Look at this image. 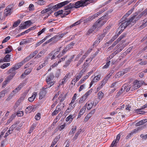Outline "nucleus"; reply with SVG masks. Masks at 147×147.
Here are the masks:
<instances>
[{
	"instance_id": "f3484780",
	"label": "nucleus",
	"mask_w": 147,
	"mask_h": 147,
	"mask_svg": "<svg viewBox=\"0 0 147 147\" xmlns=\"http://www.w3.org/2000/svg\"><path fill=\"white\" fill-rule=\"evenodd\" d=\"M16 69L13 67L10 69L8 71V73L9 74H11L10 75L14 76L16 74Z\"/></svg>"
},
{
	"instance_id": "1a4fd4ad",
	"label": "nucleus",
	"mask_w": 147,
	"mask_h": 147,
	"mask_svg": "<svg viewBox=\"0 0 147 147\" xmlns=\"http://www.w3.org/2000/svg\"><path fill=\"white\" fill-rule=\"evenodd\" d=\"M61 104V103H59V105L57 106L56 109L52 113V116L56 115L61 110L60 107L59 106V105H60Z\"/></svg>"
},
{
	"instance_id": "5fc2aeb1",
	"label": "nucleus",
	"mask_w": 147,
	"mask_h": 147,
	"mask_svg": "<svg viewBox=\"0 0 147 147\" xmlns=\"http://www.w3.org/2000/svg\"><path fill=\"white\" fill-rule=\"evenodd\" d=\"M127 17L126 16H125V15H124L123 17H122V18L120 20V22L122 23V22L125 21H126L127 20H128V19H127L126 18Z\"/></svg>"
},
{
	"instance_id": "de8ad7c7",
	"label": "nucleus",
	"mask_w": 147,
	"mask_h": 147,
	"mask_svg": "<svg viewBox=\"0 0 147 147\" xmlns=\"http://www.w3.org/2000/svg\"><path fill=\"white\" fill-rule=\"evenodd\" d=\"M86 109V107L85 106H83L81 109L80 110L79 112V114H80L82 115L84 112L85 110Z\"/></svg>"
},
{
	"instance_id": "aec40b11",
	"label": "nucleus",
	"mask_w": 147,
	"mask_h": 147,
	"mask_svg": "<svg viewBox=\"0 0 147 147\" xmlns=\"http://www.w3.org/2000/svg\"><path fill=\"white\" fill-rule=\"evenodd\" d=\"M132 86V88H131V91H133L135 89H136L139 88V87H137L138 86L136 82L135 81L133 83V85Z\"/></svg>"
},
{
	"instance_id": "423d86ee",
	"label": "nucleus",
	"mask_w": 147,
	"mask_h": 147,
	"mask_svg": "<svg viewBox=\"0 0 147 147\" xmlns=\"http://www.w3.org/2000/svg\"><path fill=\"white\" fill-rule=\"evenodd\" d=\"M97 28V26L94 24L93 26L87 31V35H89L90 34L92 33Z\"/></svg>"
},
{
	"instance_id": "f03ea898",
	"label": "nucleus",
	"mask_w": 147,
	"mask_h": 147,
	"mask_svg": "<svg viewBox=\"0 0 147 147\" xmlns=\"http://www.w3.org/2000/svg\"><path fill=\"white\" fill-rule=\"evenodd\" d=\"M79 2L78 1L74 3H70L68 5L65 7V10H68L73 8H77L80 7Z\"/></svg>"
},
{
	"instance_id": "2eb2a0df",
	"label": "nucleus",
	"mask_w": 147,
	"mask_h": 147,
	"mask_svg": "<svg viewBox=\"0 0 147 147\" xmlns=\"http://www.w3.org/2000/svg\"><path fill=\"white\" fill-rule=\"evenodd\" d=\"M11 55L7 54L6 55L3 59H2L3 61L4 62H9L10 59V57Z\"/></svg>"
},
{
	"instance_id": "f8f14e48",
	"label": "nucleus",
	"mask_w": 147,
	"mask_h": 147,
	"mask_svg": "<svg viewBox=\"0 0 147 147\" xmlns=\"http://www.w3.org/2000/svg\"><path fill=\"white\" fill-rule=\"evenodd\" d=\"M54 75L53 73H51L49 76H48L46 78V82L47 83L53 80L54 78Z\"/></svg>"
},
{
	"instance_id": "2f4dec72",
	"label": "nucleus",
	"mask_w": 147,
	"mask_h": 147,
	"mask_svg": "<svg viewBox=\"0 0 147 147\" xmlns=\"http://www.w3.org/2000/svg\"><path fill=\"white\" fill-rule=\"evenodd\" d=\"M71 61H71V59H68L66 61L65 64L63 66V67L65 68L67 67Z\"/></svg>"
},
{
	"instance_id": "6e6552de",
	"label": "nucleus",
	"mask_w": 147,
	"mask_h": 147,
	"mask_svg": "<svg viewBox=\"0 0 147 147\" xmlns=\"http://www.w3.org/2000/svg\"><path fill=\"white\" fill-rule=\"evenodd\" d=\"M100 74H99L96 76L94 78L93 81L90 83V87L92 86L93 82H96L100 79Z\"/></svg>"
},
{
	"instance_id": "6ab92c4d",
	"label": "nucleus",
	"mask_w": 147,
	"mask_h": 147,
	"mask_svg": "<svg viewBox=\"0 0 147 147\" xmlns=\"http://www.w3.org/2000/svg\"><path fill=\"white\" fill-rule=\"evenodd\" d=\"M63 94H61L58 97V99L60 100V102H63L66 98L67 94H65L63 95Z\"/></svg>"
},
{
	"instance_id": "338daca9",
	"label": "nucleus",
	"mask_w": 147,
	"mask_h": 147,
	"mask_svg": "<svg viewBox=\"0 0 147 147\" xmlns=\"http://www.w3.org/2000/svg\"><path fill=\"white\" fill-rule=\"evenodd\" d=\"M32 59L30 56L29 55L23 61H24V63L28 61L30 59Z\"/></svg>"
},
{
	"instance_id": "cd10ccee",
	"label": "nucleus",
	"mask_w": 147,
	"mask_h": 147,
	"mask_svg": "<svg viewBox=\"0 0 147 147\" xmlns=\"http://www.w3.org/2000/svg\"><path fill=\"white\" fill-rule=\"evenodd\" d=\"M59 139L57 138H55L54 140L53 141L50 147H53L55 144L57 143Z\"/></svg>"
},
{
	"instance_id": "4468645a",
	"label": "nucleus",
	"mask_w": 147,
	"mask_h": 147,
	"mask_svg": "<svg viewBox=\"0 0 147 147\" xmlns=\"http://www.w3.org/2000/svg\"><path fill=\"white\" fill-rule=\"evenodd\" d=\"M37 95V93L36 92H34L31 97L28 98V100L30 102H33L35 99L36 96Z\"/></svg>"
},
{
	"instance_id": "a878e982",
	"label": "nucleus",
	"mask_w": 147,
	"mask_h": 147,
	"mask_svg": "<svg viewBox=\"0 0 147 147\" xmlns=\"http://www.w3.org/2000/svg\"><path fill=\"white\" fill-rule=\"evenodd\" d=\"M127 33L125 32L123 34L120 36L117 39L119 42L122 39L125 38L127 36Z\"/></svg>"
},
{
	"instance_id": "ea45409f",
	"label": "nucleus",
	"mask_w": 147,
	"mask_h": 147,
	"mask_svg": "<svg viewBox=\"0 0 147 147\" xmlns=\"http://www.w3.org/2000/svg\"><path fill=\"white\" fill-rule=\"evenodd\" d=\"M70 11H65V10H63V17H64L65 16L68 15L70 13Z\"/></svg>"
},
{
	"instance_id": "b1692460",
	"label": "nucleus",
	"mask_w": 147,
	"mask_h": 147,
	"mask_svg": "<svg viewBox=\"0 0 147 147\" xmlns=\"http://www.w3.org/2000/svg\"><path fill=\"white\" fill-rule=\"evenodd\" d=\"M69 105L68 109L66 111L65 113H68L70 112L75 107L74 105H73L72 106L71 105Z\"/></svg>"
},
{
	"instance_id": "bf43d9fd",
	"label": "nucleus",
	"mask_w": 147,
	"mask_h": 147,
	"mask_svg": "<svg viewBox=\"0 0 147 147\" xmlns=\"http://www.w3.org/2000/svg\"><path fill=\"white\" fill-rule=\"evenodd\" d=\"M87 105V108L88 110H90L92 107L93 106L92 104V102H91L90 103H88L87 104V103L86 105Z\"/></svg>"
},
{
	"instance_id": "680f3d73",
	"label": "nucleus",
	"mask_w": 147,
	"mask_h": 147,
	"mask_svg": "<svg viewBox=\"0 0 147 147\" xmlns=\"http://www.w3.org/2000/svg\"><path fill=\"white\" fill-rule=\"evenodd\" d=\"M110 61H109L106 63V64L103 67H102V69H105L107 68L110 65Z\"/></svg>"
},
{
	"instance_id": "393cba45",
	"label": "nucleus",
	"mask_w": 147,
	"mask_h": 147,
	"mask_svg": "<svg viewBox=\"0 0 147 147\" xmlns=\"http://www.w3.org/2000/svg\"><path fill=\"white\" fill-rule=\"evenodd\" d=\"M74 117H75L74 115H71L66 118V121H68L70 120L71 122L72 121Z\"/></svg>"
},
{
	"instance_id": "0eeeda50",
	"label": "nucleus",
	"mask_w": 147,
	"mask_h": 147,
	"mask_svg": "<svg viewBox=\"0 0 147 147\" xmlns=\"http://www.w3.org/2000/svg\"><path fill=\"white\" fill-rule=\"evenodd\" d=\"M47 91L46 90H41L39 93V98L40 99H42L45 96Z\"/></svg>"
},
{
	"instance_id": "f704fd0d",
	"label": "nucleus",
	"mask_w": 147,
	"mask_h": 147,
	"mask_svg": "<svg viewBox=\"0 0 147 147\" xmlns=\"http://www.w3.org/2000/svg\"><path fill=\"white\" fill-rule=\"evenodd\" d=\"M45 52L46 51L45 50H42L41 51H40L38 54L37 57H42L44 54Z\"/></svg>"
},
{
	"instance_id": "72a5a7b5",
	"label": "nucleus",
	"mask_w": 147,
	"mask_h": 147,
	"mask_svg": "<svg viewBox=\"0 0 147 147\" xmlns=\"http://www.w3.org/2000/svg\"><path fill=\"white\" fill-rule=\"evenodd\" d=\"M138 86L137 87L140 88L144 83H145L143 81H138L136 80Z\"/></svg>"
},
{
	"instance_id": "dca6fc26",
	"label": "nucleus",
	"mask_w": 147,
	"mask_h": 147,
	"mask_svg": "<svg viewBox=\"0 0 147 147\" xmlns=\"http://www.w3.org/2000/svg\"><path fill=\"white\" fill-rule=\"evenodd\" d=\"M107 32H105L101 34L100 35H97V39L100 42L102 40L104 37L105 36Z\"/></svg>"
},
{
	"instance_id": "473e14b6",
	"label": "nucleus",
	"mask_w": 147,
	"mask_h": 147,
	"mask_svg": "<svg viewBox=\"0 0 147 147\" xmlns=\"http://www.w3.org/2000/svg\"><path fill=\"white\" fill-rule=\"evenodd\" d=\"M20 20H18L17 21L14 22L13 25V27L15 28L17 27L20 22Z\"/></svg>"
},
{
	"instance_id": "49530a36",
	"label": "nucleus",
	"mask_w": 147,
	"mask_h": 147,
	"mask_svg": "<svg viewBox=\"0 0 147 147\" xmlns=\"http://www.w3.org/2000/svg\"><path fill=\"white\" fill-rule=\"evenodd\" d=\"M38 53V51L37 50H35L33 53H31L29 55L31 58H33L35 55Z\"/></svg>"
},
{
	"instance_id": "c9c22d12",
	"label": "nucleus",
	"mask_w": 147,
	"mask_h": 147,
	"mask_svg": "<svg viewBox=\"0 0 147 147\" xmlns=\"http://www.w3.org/2000/svg\"><path fill=\"white\" fill-rule=\"evenodd\" d=\"M134 9V8H133L129 10L127 13L124 15L125 16H126L127 17L133 11Z\"/></svg>"
},
{
	"instance_id": "3c124183",
	"label": "nucleus",
	"mask_w": 147,
	"mask_h": 147,
	"mask_svg": "<svg viewBox=\"0 0 147 147\" xmlns=\"http://www.w3.org/2000/svg\"><path fill=\"white\" fill-rule=\"evenodd\" d=\"M69 46H67L62 51V53L64 55L66 53V52L70 49L69 47Z\"/></svg>"
},
{
	"instance_id": "13d9d810",
	"label": "nucleus",
	"mask_w": 147,
	"mask_h": 147,
	"mask_svg": "<svg viewBox=\"0 0 147 147\" xmlns=\"http://www.w3.org/2000/svg\"><path fill=\"white\" fill-rule=\"evenodd\" d=\"M147 14V9H145L144 11L142 12L139 16L140 17H141L142 16L145 15Z\"/></svg>"
},
{
	"instance_id": "4c0bfd02",
	"label": "nucleus",
	"mask_w": 147,
	"mask_h": 147,
	"mask_svg": "<svg viewBox=\"0 0 147 147\" xmlns=\"http://www.w3.org/2000/svg\"><path fill=\"white\" fill-rule=\"evenodd\" d=\"M104 96V93L101 92H99L98 93V96L100 99H101Z\"/></svg>"
},
{
	"instance_id": "a211bd4d",
	"label": "nucleus",
	"mask_w": 147,
	"mask_h": 147,
	"mask_svg": "<svg viewBox=\"0 0 147 147\" xmlns=\"http://www.w3.org/2000/svg\"><path fill=\"white\" fill-rule=\"evenodd\" d=\"M63 10H61L58 11L57 12H55L54 13V15L56 17H58L60 15L61 18H63Z\"/></svg>"
},
{
	"instance_id": "c756f323",
	"label": "nucleus",
	"mask_w": 147,
	"mask_h": 147,
	"mask_svg": "<svg viewBox=\"0 0 147 147\" xmlns=\"http://www.w3.org/2000/svg\"><path fill=\"white\" fill-rule=\"evenodd\" d=\"M70 2L69 1H65L59 3V5L61 7L67 4Z\"/></svg>"
},
{
	"instance_id": "79ce46f5",
	"label": "nucleus",
	"mask_w": 147,
	"mask_h": 147,
	"mask_svg": "<svg viewBox=\"0 0 147 147\" xmlns=\"http://www.w3.org/2000/svg\"><path fill=\"white\" fill-rule=\"evenodd\" d=\"M59 3H58V4L53 6H52L51 5V7H52V9H56L58 8H61L60 6L59 5Z\"/></svg>"
},
{
	"instance_id": "a18cd8bd",
	"label": "nucleus",
	"mask_w": 147,
	"mask_h": 147,
	"mask_svg": "<svg viewBox=\"0 0 147 147\" xmlns=\"http://www.w3.org/2000/svg\"><path fill=\"white\" fill-rule=\"evenodd\" d=\"M119 41H118L117 39V40L116 41H115L113 44L112 45L110 46L109 48L110 49H112L119 42Z\"/></svg>"
},
{
	"instance_id": "9d476101",
	"label": "nucleus",
	"mask_w": 147,
	"mask_h": 147,
	"mask_svg": "<svg viewBox=\"0 0 147 147\" xmlns=\"http://www.w3.org/2000/svg\"><path fill=\"white\" fill-rule=\"evenodd\" d=\"M11 13V8L9 7H7L6 9L5 10L4 14L5 15L7 16L8 15H10Z\"/></svg>"
},
{
	"instance_id": "58836bf2",
	"label": "nucleus",
	"mask_w": 147,
	"mask_h": 147,
	"mask_svg": "<svg viewBox=\"0 0 147 147\" xmlns=\"http://www.w3.org/2000/svg\"><path fill=\"white\" fill-rule=\"evenodd\" d=\"M10 65V63H4L3 65L0 66V67L2 69H4L9 66Z\"/></svg>"
},
{
	"instance_id": "69168bd1",
	"label": "nucleus",
	"mask_w": 147,
	"mask_h": 147,
	"mask_svg": "<svg viewBox=\"0 0 147 147\" xmlns=\"http://www.w3.org/2000/svg\"><path fill=\"white\" fill-rule=\"evenodd\" d=\"M46 28H43L41 30L39 31L38 33V36H40V35L42 33H43L44 32Z\"/></svg>"
},
{
	"instance_id": "c03bdc74",
	"label": "nucleus",
	"mask_w": 147,
	"mask_h": 147,
	"mask_svg": "<svg viewBox=\"0 0 147 147\" xmlns=\"http://www.w3.org/2000/svg\"><path fill=\"white\" fill-rule=\"evenodd\" d=\"M94 16H89L88 18L86 19L85 20L86 22L90 21L93 19H94Z\"/></svg>"
},
{
	"instance_id": "774afa93",
	"label": "nucleus",
	"mask_w": 147,
	"mask_h": 147,
	"mask_svg": "<svg viewBox=\"0 0 147 147\" xmlns=\"http://www.w3.org/2000/svg\"><path fill=\"white\" fill-rule=\"evenodd\" d=\"M127 88L126 89V92H128L130 90L131 91V88H132V86H131V85H127Z\"/></svg>"
},
{
	"instance_id": "8fccbe9b",
	"label": "nucleus",
	"mask_w": 147,
	"mask_h": 147,
	"mask_svg": "<svg viewBox=\"0 0 147 147\" xmlns=\"http://www.w3.org/2000/svg\"><path fill=\"white\" fill-rule=\"evenodd\" d=\"M91 117L90 114H88L85 117L84 120V121L85 122H87L89 119Z\"/></svg>"
},
{
	"instance_id": "7ed1b4c3",
	"label": "nucleus",
	"mask_w": 147,
	"mask_h": 147,
	"mask_svg": "<svg viewBox=\"0 0 147 147\" xmlns=\"http://www.w3.org/2000/svg\"><path fill=\"white\" fill-rule=\"evenodd\" d=\"M104 18V17H101L94 23L97 28H98V29L102 26L106 22V21L103 20Z\"/></svg>"
},
{
	"instance_id": "6e6d98bb",
	"label": "nucleus",
	"mask_w": 147,
	"mask_h": 147,
	"mask_svg": "<svg viewBox=\"0 0 147 147\" xmlns=\"http://www.w3.org/2000/svg\"><path fill=\"white\" fill-rule=\"evenodd\" d=\"M53 37H55L54 38V39L53 40V42H56L57 41H58L59 39L60 38V37L58 35L55 36Z\"/></svg>"
},
{
	"instance_id": "e2e57ef3",
	"label": "nucleus",
	"mask_w": 147,
	"mask_h": 147,
	"mask_svg": "<svg viewBox=\"0 0 147 147\" xmlns=\"http://www.w3.org/2000/svg\"><path fill=\"white\" fill-rule=\"evenodd\" d=\"M40 113H38L36 115L35 118L36 120H39L40 118Z\"/></svg>"
},
{
	"instance_id": "09e8293b",
	"label": "nucleus",
	"mask_w": 147,
	"mask_h": 147,
	"mask_svg": "<svg viewBox=\"0 0 147 147\" xmlns=\"http://www.w3.org/2000/svg\"><path fill=\"white\" fill-rule=\"evenodd\" d=\"M32 70L31 68H29L26 69L24 72V74L26 75L28 74L31 72Z\"/></svg>"
},
{
	"instance_id": "603ef678",
	"label": "nucleus",
	"mask_w": 147,
	"mask_h": 147,
	"mask_svg": "<svg viewBox=\"0 0 147 147\" xmlns=\"http://www.w3.org/2000/svg\"><path fill=\"white\" fill-rule=\"evenodd\" d=\"M81 130L80 129L79 131H78L75 134L74 136V139L75 140H76L78 138V136L80 134Z\"/></svg>"
},
{
	"instance_id": "9b49d317",
	"label": "nucleus",
	"mask_w": 147,
	"mask_h": 147,
	"mask_svg": "<svg viewBox=\"0 0 147 147\" xmlns=\"http://www.w3.org/2000/svg\"><path fill=\"white\" fill-rule=\"evenodd\" d=\"M145 127V125H141L138 127L137 128L134 129L131 132L133 134L134 133L137 132L139 129H142L143 128H144Z\"/></svg>"
},
{
	"instance_id": "bb28decb",
	"label": "nucleus",
	"mask_w": 147,
	"mask_h": 147,
	"mask_svg": "<svg viewBox=\"0 0 147 147\" xmlns=\"http://www.w3.org/2000/svg\"><path fill=\"white\" fill-rule=\"evenodd\" d=\"M36 124H33L31 126L30 129L28 133L30 134L33 131L34 128L36 127Z\"/></svg>"
},
{
	"instance_id": "0e129e2a",
	"label": "nucleus",
	"mask_w": 147,
	"mask_h": 147,
	"mask_svg": "<svg viewBox=\"0 0 147 147\" xmlns=\"http://www.w3.org/2000/svg\"><path fill=\"white\" fill-rule=\"evenodd\" d=\"M123 75V73H122L121 71L118 72L116 75V77H119Z\"/></svg>"
},
{
	"instance_id": "f257e3e1",
	"label": "nucleus",
	"mask_w": 147,
	"mask_h": 147,
	"mask_svg": "<svg viewBox=\"0 0 147 147\" xmlns=\"http://www.w3.org/2000/svg\"><path fill=\"white\" fill-rule=\"evenodd\" d=\"M136 16V15H134L128 20H127L122 23L120 22V24H121L120 26L121 28V29L122 30H124L128 25L131 24V23L133 22V20L135 17Z\"/></svg>"
},
{
	"instance_id": "052dcab7",
	"label": "nucleus",
	"mask_w": 147,
	"mask_h": 147,
	"mask_svg": "<svg viewBox=\"0 0 147 147\" xmlns=\"http://www.w3.org/2000/svg\"><path fill=\"white\" fill-rule=\"evenodd\" d=\"M92 89H91L89 90L85 94H84L85 96H86V98H87L88 96L92 92Z\"/></svg>"
},
{
	"instance_id": "37998d69",
	"label": "nucleus",
	"mask_w": 147,
	"mask_h": 147,
	"mask_svg": "<svg viewBox=\"0 0 147 147\" xmlns=\"http://www.w3.org/2000/svg\"><path fill=\"white\" fill-rule=\"evenodd\" d=\"M81 23V21L80 20H79L78 21L76 22H75L72 25L70 26V28H71L72 27H73L74 26H76L77 25H78V24H80Z\"/></svg>"
},
{
	"instance_id": "c85d7f7f",
	"label": "nucleus",
	"mask_w": 147,
	"mask_h": 147,
	"mask_svg": "<svg viewBox=\"0 0 147 147\" xmlns=\"http://www.w3.org/2000/svg\"><path fill=\"white\" fill-rule=\"evenodd\" d=\"M86 98H87L86 97V96H85L84 95L80 98V99L79 100V103H82L85 101Z\"/></svg>"
},
{
	"instance_id": "4d7b16f0",
	"label": "nucleus",
	"mask_w": 147,
	"mask_h": 147,
	"mask_svg": "<svg viewBox=\"0 0 147 147\" xmlns=\"http://www.w3.org/2000/svg\"><path fill=\"white\" fill-rule=\"evenodd\" d=\"M53 54V52H51V53H49L47 57H46V59L45 60V62H47L48 59H49L50 58H51V56H52Z\"/></svg>"
},
{
	"instance_id": "a19ab883",
	"label": "nucleus",
	"mask_w": 147,
	"mask_h": 147,
	"mask_svg": "<svg viewBox=\"0 0 147 147\" xmlns=\"http://www.w3.org/2000/svg\"><path fill=\"white\" fill-rule=\"evenodd\" d=\"M119 52H120V50H117L115 51L114 52L112 53V54L111 55L109 56V58H112L115 55H116Z\"/></svg>"
},
{
	"instance_id": "412c9836",
	"label": "nucleus",
	"mask_w": 147,
	"mask_h": 147,
	"mask_svg": "<svg viewBox=\"0 0 147 147\" xmlns=\"http://www.w3.org/2000/svg\"><path fill=\"white\" fill-rule=\"evenodd\" d=\"M108 77H107V78H106L101 82L100 83V86H99V88H102L103 87V86L107 82V81L108 80Z\"/></svg>"
},
{
	"instance_id": "ddd939ff",
	"label": "nucleus",
	"mask_w": 147,
	"mask_h": 147,
	"mask_svg": "<svg viewBox=\"0 0 147 147\" xmlns=\"http://www.w3.org/2000/svg\"><path fill=\"white\" fill-rule=\"evenodd\" d=\"M24 63V61H22L19 63L15 64L13 67L15 69L17 70Z\"/></svg>"
},
{
	"instance_id": "20e7f679",
	"label": "nucleus",
	"mask_w": 147,
	"mask_h": 147,
	"mask_svg": "<svg viewBox=\"0 0 147 147\" xmlns=\"http://www.w3.org/2000/svg\"><path fill=\"white\" fill-rule=\"evenodd\" d=\"M79 2V5L81 7H84L88 4L90 3V2H92L91 0H81L78 1Z\"/></svg>"
},
{
	"instance_id": "4be33fe9",
	"label": "nucleus",
	"mask_w": 147,
	"mask_h": 147,
	"mask_svg": "<svg viewBox=\"0 0 147 147\" xmlns=\"http://www.w3.org/2000/svg\"><path fill=\"white\" fill-rule=\"evenodd\" d=\"M48 37V36H46L44 38L40 41V42H37L36 44V47H37L39 46L40 45H41L42 43L44 42L47 39Z\"/></svg>"
},
{
	"instance_id": "864d4df0",
	"label": "nucleus",
	"mask_w": 147,
	"mask_h": 147,
	"mask_svg": "<svg viewBox=\"0 0 147 147\" xmlns=\"http://www.w3.org/2000/svg\"><path fill=\"white\" fill-rule=\"evenodd\" d=\"M76 129V126H75L74 127L72 128L71 130L69 132V134H74L75 132Z\"/></svg>"
},
{
	"instance_id": "39448f33",
	"label": "nucleus",
	"mask_w": 147,
	"mask_h": 147,
	"mask_svg": "<svg viewBox=\"0 0 147 147\" xmlns=\"http://www.w3.org/2000/svg\"><path fill=\"white\" fill-rule=\"evenodd\" d=\"M31 24V21L30 20H28L24 22L23 24H21L19 26V27L21 29H25L27 26H30Z\"/></svg>"
},
{
	"instance_id": "7c9ffc66",
	"label": "nucleus",
	"mask_w": 147,
	"mask_h": 147,
	"mask_svg": "<svg viewBox=\"0 0 147 147\" xmlns=\"http://www.w3.org/2000/svg\"><path fill=\"white\" fill-rule=\"evenodd\" d=\"M7 91L6 90L2 91L0 92V98L3 97L5 96V93H7Z\"/></svg>"
},
{
	"instance_id": "e433bc0d",
	"label": "nucleus",
	"mask_w": 147,
	"mask_h": 147,
	"mask_svg": "<svg viewBox=\"0 0 147 147\" xmlns=\"http://www.w3.org/2000/svg\"><path fill=\"white\" fill-rule=\"evenodd\" d=\"M67 78L66 76H65L62 80L61 83H60L61 85L64 84L66 82L67 80Z\"/></svg>"
},
{
	"instance_id": "5701e85b",
	"label": "nucleus",
	"mask_w": 147,
	"mask_h": 147,
	"mask_svg": "<svg viewBox=\"0 0 147 147\" xmlns=\"http://www.w3.org/2000/svg\"><path fill=\"white\" fill-rule=\"evenodd\" d=\"M12 47L11 46H8L6 48L5 54H8L12 51Z\"/></svg>"
}]
</instances>
